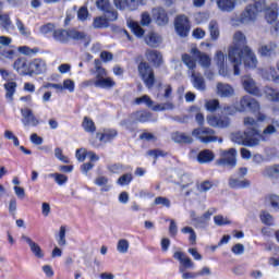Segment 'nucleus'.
Masks as SVG:
<instances>
[{
	"label": "nucleus",
	"instance_id": "obj_40",
	"mask_svg": "<svg viewBox=\"0 0 279 279\" xmlns=\"http://www.w3.org/2000/svg\"><path fill=\"white\" fill-rule=\"evenodd\" d=\"M110 23H108V20L106 16H98L93 22V27L95 29H104V27H109Z\"/></svg>",
	"mask_w": 279,
	"mask_h": 279
},
{
	"label": "nucleus",
	"instance_id": "obj_23",
	"mask_svg": "<svg viewBox=\"0 0 279 279\" xmlns=\"http://www.w3.org/2000/svg\"><path fill=\"white\" fill-rule=\"evenodd\" d=\"M217 95L220 97H232L234 95V88L230 84L218 83Z\"/></svg>",
	"mask_w": 279,
	"mask_h": 279
},
{
	"label": "nucleus",
	"instance_id": "obj_28",
	"mask_svg": "<svg viewBox=\"0 0 279 279\" xmlns=\"http://www.w3.org/2000/svg\"><path fill=\"white\" fill-rule=\"evenodd\" d=\"M145 43L148 45V47H158L160 43H162V37L160 35L150 32L148 35L145 37Z\"/></svg>",
	"mask_w": 279,
	"mask_h": 279
},
{
	"label": "nucleus",
	"instance_id": "obj_63",
	"mask_svg": "<svg viewBox=\"0 0 279 279\" xmlns=\"http://www.w3.org/2000/svg\"><path fill=\"white\" fill-rule=\"evenodd\" d=\"M179 271H180V274H182L183 279H195V278H197V272L186 271V270H184V267H179Z\"/></svg>",
	"mask_w": 279,
	"mask_h": 279
},
{
	"label": "nucleus",
	"instance_id": "obj_57",
	"mask_svg": "<svg viewBox=\"0 0 279 279\" xmlns=\"http://www.w3.org/2000/svg\"><path fill=\"white\" fill-rule=\"evenodd\" d=\"M96 5H97L98 10H101V12H108V10H110V8H112L110 5L109 0H97Z\"/></svg>",
	"mask_w": 279,
	"mask_h": 279
},
{
	"label": "nucleus",
	"instance_id": "obj_36",
	"mask_svg": "<svg viewBox=\"0 0 279 279\" xmlns=\"http://www.w3.org/2000/svg\"><path fill=\"white\" fill-rule=\"evenodd\" d=\"M264 178H279V165L266 167L263 170Z\"/></svg>",
	"mask_w": 279,
	"mask_h": 279
},
{
	"label": "nucleus",
	"instance_id": "obj_50",
	"mask_svg": "<svg viewBox=\"0 0 279 279\" xmlns=\"http://www.w3.org/2000/svg\"><path fill=\"white\" fill-rule=\"evenodd\" d=\"M205 108L208 112H215L219 108V100L210 99L205 102Z\"/></svg>",
	"mask_w": 279,
	"mask_h": 279
},
{
	"label": "nucleus",
	"instance_id": "obj_46",
	"mask_svg": "<svg viewBox=\"0 0 279 279\" xmlns=\"http://www.w3.org/2000/svg\"><path fill=\"white\" fill-rule=\"evenodd\" d=\"M49 178H53L54 182L59 184V186H62L69 182V177L65 174H60V173H50Z\"/></svg>",
	"mask_w": 279,
	"mask_h": 279
},
{
	"label": "nucleus",
	"instance_id": "obj_33",
	"mask_svg": "<svg viewBox=\"0 0 279 279\" xmlns=\"http://www.w3.org/2000/svg\"><path fill=\"white\" fill-rule=\"evenodd\" d=\"M16 82H8L4 84V89L7 90L5 99L14 101V93H16Z\"/></svg>",
	"mask_w": 279,
	"mask_h": 279
},
{
	"label": "nucleus",
	"instance_id": "obj_20",
	"mask_svg": "<svg viewBox=\"0 0 279 279\" xmlns=\"http://www.w3.org/2000/svg\"><path fill=\"white\" fill-rule=\"evenodd\" d=\"M276 128H279V121L276 119L271 120V124H269L263 133H259L257 136H259L260 141H267L268 136H271V134H276L278 130Z\"/></svg>",
	"mask_w": 279,
	"mask_h": 279
},
{
	"label": "nucleus",
	"instance_id": "obj_16",
	"mask_svg": "<svg viewBox=\"0 0 279 279\" xmlns=\"http://www.w3.org/2000/svg\"><path fill=\"white\" fill-rule=\"evenodd\" d=\"M22 241H25V243H27L28 247H31V252L32 254H34V256H36V258H45V253L43 252V248H40V245H38V243L34 242V240H32V238L22 234L21 236Z\"/></svg>",
	"mask_w": 279,
	"mask_h": 279
},
{
	"label": "nucleus",
	"instance_id": "obj_34",
	"mask_svg": "<svg viewBox=\"0 0 279 279\" xmlns=\"http://www.w3.org/2000/svg\"><path fill=\"white\" fill-rule=\"evenodd\" d=\"M82 128L89 134H95V132L97 131V126H95V122L93 121V119L88 117H85L83 119Z\"/></svg>",
	"mask_w": 279,
	"mask_h": 279
},
{
	"label": "nucleus",
	"instance_id": "obj_45",
	"mask_svg": "<svg viewBox=\"0 0 279 279\" xmlns=\"http://www.w3.org/2000/svg\"><path fill=\"white\" fill-rule=\"evenodd\" d=\"M182 60L187 69H190V71H195L197 63L195 62V59H193V57H191L190 54H183Z\"/></svg>",
	"mask_w": 279,
	"mask_h": 279
},
{
	"label": "nucleus",
	"instance_id": "obj_56",
	"mask_svg": "<svg viewBox=\"0 0 279 279\" xmlns=\"http://www.w3.org/2000/svg\"><path fill=\"white\" fill-rule=\"evenodd\" d=\"M17 50L20 51V53H23V56H32L34 53H38V48H29L27 46H21L17 48Z\"/></svg>",
	"mask_w": 279,
	"mask_h": 279
},
{
	"label": "nucleus",
	"instance_id": "obj_29",
	"mask_svg": "<svg viewBox=\"0 0 279 279\" xmlns=\"http://www.w3.org/2000/svg\"><path fill=\"white\" fill-rule=\"evenodd\" d=\"M217 5L222 12H232L236 5V0H217Z\"/></svg>",
	"mask_w": 279,
	"mask_h": 279
},
{
	"label": "nucleus",
	"instance_id": "obj_21",
	"mask_svg": "<svg viewBox=\"0 0 279 279\" xmlns=\"http://www.w3.org/2000/svg\"><path fill=\"white\" fill-rule=\"evenodd\" d=\"M192 75V84L196 90L204 92L206 90V81L204 80V76L202 74L196 73L195 71L191 72Z\"/></svg>",
	"mask_w": 279,
	"mask_h": 279
},
{
	"label": "nucleus",
	"instance_id": "obj_44",
	"mask_svg": "<svg viewBox=\"0 0 279 279\" xmlns=\"http://www.w3.org/2000/svg\"><path fill=\"white\" fill-rule=\"evenodd\" d=\"M259 219L264 226H271L274 223V217H271V214L269 211H260Z\"/></svg>",
	"mask_w": 279,
	"mask_h": 279
},
{
	"label": "nucleus",
	"instance_id": "obj_54",
	"mask_svg": "<svg viewBox=\"0 0 279 279\" xmlns=\"http://www.w3.org/2000/svg\"><path fill=\"white\" fill-rule=\"evenodd\" d=\"M135 104H137V106H141V104H146V106L148 108H151V106H154V100H151V98H149V96L144 95L140 98H136Z\"/></svg>",
	"mask_w": 279,
	"mask_h": 279
},
{
	"label": "nucleus",
	"instance_id": "obj_30",
	"mask_svg": "<svg viewBox=\"0 0 279 279\" xmlns=\"http://www.w3.org/2000/svg\"><path fill=\"white\" fill-rule=\"evenodd\" d=\"M171 138L174 143H193V137L186 133L174 132L171 134Z\"/></svg>",
	"mask_w": 279,
	"mask_h": 279
},
{
	"label": "nucleus",
	"instance_id": "obj_51",
	"mask_svg": "<svg viewBox=\"0 0 279 279\" xmlns=\"http://www.w3.org/2000/svg\"><path fill=\"white\" fill-rule=\"evenodd\" d=\"M15 25L22 36H31L29 31H27V27H25V24L20 19H16Z\"/></svg>",
	"mask_w": 279,
	"mask_h": 279
},
{
	"label": "nucleus",
	"instance_id": "obj_7",
	"mask_svg": "<svg viewBox=\"0 0 279 279\" xmlns=\"http://www.w3.org/2000/svg\"><path fill=\"white\" fill-rule=\"evenodd\" d=\"M137 71L145 86L147 88H154V84H156V75L154 74V69L149 65V63L141 62L137 66Z\"/></svg>",
	"mask_w": 279,
	"mask_h": 279
},
{
	"label": "nucleus",
	"instance_id": "obj_53",
	"mask_svg": "<svg viewBox=\"0 0 279 279\" xmlns=\"http://www.w3.org/2000/svg\"><path fill=\"white\" fill-rule=\"evenodd\" d=\"M58 243L61 247L66 245V227L64 226L60 227Z\"/></svg>",
	"mask_w": 279,
	"mask_h": 279
},
{
	"label": "nucleus",
	"instance_id": "obj_59",
	"mask_svg": "<svg viewBox=\"0 0 279 279\" xmlns=\"http://www.w3.org/2000/svg\"><path fill=\"white\" fill-rule=\"evenodd\" d=\"M0 22H1V26L4 29H10V25H12V21L10 20V15L0 14Z\"/></svg>",
	"mask_w": 279,
	"mask_h": 279
},
{
	"label": "nucleus",
	"instance_id": "obj_4",
	"mask_svg": "<svg viewBox=\"0 0 279 279\" xmlns=\"http://www.w3.org/2000/svg\"><path fill=\"white\" fill-rule=\"evenodd\" d=\"M54 40H57V43H62V44H66L70 40H86V33L84 32H80L77 29H56L53 31L52 34Z\"/></svg>",
	"mask_w": 279,
	"mask_h": 279
},
{
	"label": "nucleus",
	"instance_id": "obj_42",
	"mask_svg": "<svg viewBox=\"0 0 279 279\" xmlns=\"http://www.w3.org/2000/svg\"><path fill=\"white\" fill-rule=\"evenodd\" d=\"M134 117L140 123H147V121L151 120V113L149 111H137L134 113Z\"/></svg>",
	"mask_w": 279,
	"mask_h": 279
},
{
	"label": "nucleus",
	"instance_id": "obj_12",
	"mask_svg": "<svg viewBox=\"0 0 279 279\" xmlns=\"http://www.w3.org/2000/svg\"><path fill=\"white\" fill-rule=\"evenodd\" d=\"M207 123L210 128H230V118L226 116L217 117V116H207Z\"/></svg>",
	"mask_w": 279,
	"mask_h": 279
},
{
	"label": "nucleus",
	"instance_id": "obj_25",
	"mask_svg": "<svg viewBox=\"0 0 279 279\" xmlns=\"http://www.w3.org/2000/svg\"><path fill=\"white\" fill-rule=\"evenodd\" d=\"M191 53L198 58L201 66H204L205 69H208L210 66V57L206 53H202L197 48H192Z\"/></svg>",
	"mask_w": 279,
	"mask_h": 279
},
{
	"label": "nucleus",
	"instance_id": "obj_13",
	"mask_svg": "<svg viewBox=\"0 0 279 279\" xmlns=\"http://www.w3.org/2000/svg\"><path fill=\"white\" fill-rule=\"evenodd\" d=\"M13 68L20 75H32V62H27L25 58L16 59Z\"/></svg>",
	"mask_w": 279,
	"mask_h": 279
},
{
	"label": "nucleus",
	"instance_id": "obj_37",
	"mask_svg": "<svg viewBox=\"0 0 279 279\" xmlns=\"http://www.w3.org/2000/svg\"><path fill=\"white\" fill-rule=\"evenodd\" d=\"M94 63L96 69V80H104L105 77H108V71L101 66V61H99V59H95Z\"/></svg>",
	"mask_w": 279,
	"mask_h": 279
},
{
	"label": "nucleus",
	"instance_id": "obj_11",
	"mask_svg": "<svg viewBox=\"0 0 279 279\" xmlns=\"http://www.w3.org/2000/svg\"><path fill=\"white\" fill-rule=\"evenodd\" d=\"M22 114V123L24 128H36L40 124V120L36 118L34 114V111L29 108H23L21 109Z\"/></svg>",
	"mask_w": 279,
	"mask_h": 279
},
{
	"label": "nucleus",
	"instance_id": "obj_14",
	"mask_svg": "<svg viewBox=\"0 0 279 279\" xmlns=\"http://www.w3.org/2000/svg\"><path fill=\"white\" fill-rule=\"evenodd\" d=\"M174 260H179L180 267H183L184 270L186 269H194L195 268V263H193V259L191 257L186 256L184 252L177 251L173 254Z\"/></svg>",
	"mask_w": 279,
	"mask_h": 279
},
{
	"label": "nucleus",
	"instance_id": "obj_1",
	"mask_svg": "<svg viewBox=\"0 0 279 279\" xmlns=\"http://www.w3.org/2000/svg\"><path fill=\"white\" fill-rule=\"evenodd\" d=\"M247 39L242 32H236L233 35V45L229 48L228 58L231 64H233L234 75H241L239 66L243 64L246 69H256L258 65V59L252 49L247 46Z\"/></svg>",
	"mask_w": 279,
	"mask_h": 279
},
{
	"label": "nucleus",
	"instance_id": "obj_64",
	"mask_svg": "<svg viewBox=\"0 0 279 279\" xmlns=\"http://www.w3.org/2000/svg\"><path fill=\"white\" fill-rule=\"evenodd\" d=\"M268 99L269 101H278L279 104V93L276 89L268 87Z\"/></svg>",
	"mask_w": 279,
	"mask_h": 279
},
{
	"label": "nucleus",
	"instance_id": "obj_9",
	"mask_svg": "<svg viewBox=\"0 0 279 279\" xmlns=\"http://www.w3.org/2000/svg\"><path fill=\"white\" fill-rule=\"evenodd\" d=\"M218 167H236V149L220 150V158L216 160Z\"/></svg>",
	"mask_w": 279,
	"mask_h": 279
},
{
	"label": "nucleus",
	"instance_id": "obj_24",
	"mask_svg": "<svg viewBox=\"0 0 279 279\" xmlns=\"http://www.w3.org/2000/svg\"><path fill=\"white\" fill-rule=\"evenodd\" d=\"M266 21L267 23H274L278 19V3H272L269 8L265 4Z\"/></svg>",
	"mask_w": 279,
	"mask_h": 279
},
{
	"label": "nucleus",
	"instance_id": "obj_43",
	"mask_svg": "<svg viewBox=\"0 0 279 279\" xmlns=\"http://www.w3.org/2000/svg\"><path fill=\"white\" fill-rule=\"evenodd\" d=\"M117 250L119 254H128L130 250V241H128L126 239L119 240L117 244Z\"/></svg>",
	"mask_w": 279,
	"mask_h": 279
},
{
	"label": "nucleus",
	"instance_id": "obj_26",
	"mask_svg": "<svg viewBox=\"0 0 279 279\" xmlns=\"http://www.w3.org/2000/svg\"><path fill=\"white\" fill-rule=\"evenodd\" d=\"M146 58L153 62L155 66H160V64H162V53H160L158 50H147Z\"/></svg>",
	"mask_w": 279,
	"mask_h": 279
},
{
	"label": "nucleus",
	"instance_id": "obj_39",
	"mask_svg": "<svg viewBox=\"0 0 279 279\" xmlns=\"http://www.w3.org/2000/svg\"><path fill=\"white\" fill-rule=\"evenodd\" d=\"M181 232L183 234H192V236H189V241L191 245H197V233H195V229H193V227H184L181 229Z\"/></svg>",
	"mask_w": 279,
	"mask_h": 279
},
{
	"label": "nucleus",
	"instance_id": "obj_58",
	"mask_svg": "<svg viewBox=\"0 0 279 279\" xmlns=\"http://www.w3.org/2000/svg\"><path fill=\"white\" fill-rule=\"evenodd\" d=\"M263 77H265V80H278V73L276 72V69L270 68L267 71L263 72Z\"/></svg>",
	"mask_w": 279,
	"mask_h": 279
},
{
	"label": "nucleus",
	"instance_id": "obj_10",
	"mask_svg": "<svg viewBox=\"0 0 279 279\" xmlns=\"http://www.w3.org/2000/svg\"><path fill=\"white\" fill-rule=\"evenodd\" d=\"M174 27L177 34L182 38L189 36V32H191V25L189 24V17L186 15H178L174 20Z\"/></svg>",
	"mask_w": 279,
	"mask_h": 279
},
{
	"label": "nucleus",
	"instance_id": "obj_38",
	"mask_svg": "<svg viewBox=\"0 0 279 279\" xmlns=\"http://www.w3.org/2000/svg\"><path fill=\"white\" fill-rule=\"evenodd\" d=\"M209 34H210V38L211 40H218L219 39V24L217 23V21L213 20L209 22Z\"/></svg>",
	"mask_w": 279,
	"mask_h": 279
},
{
	"label": "nucleus",
	"instance_id": "obj_62",
	"mask_svg": "<svg viewBox=\"0 0 279 279\" xmlns=\"http://www.w3.org/2000/svg\"><path fill=\"white\" fill-rule=\"evenodd\" d=\"M54 156H56V158H58V160H61V162H64L65 165H69V162H71L69 160V157H66L62 154V148H56Z\"/></svg>",
	"mask_w": 279,
	"mask_h": 279
},
{
	"label": "nucleus",
	"instance_id": "obj_22",
	"mask_svg": "<svg viewBox=\"0 0 279 279\" xmlns=\"http://www.w3.org/2000/svg\"><path fill=\"white\" fill-rule=\"evenodd\" d=\"M242 84L246 93H250L251 95H258L259 90L256 86V82H254V78L250 76H244L242 78Z\"/></svg>",
	"mask_w": 279,
	"mask_h": 279
},
{
	"label": "nucleus",
	"instance_id": "obj_8",
	"mask_svg": "<svg viewBox=\"0 0 279 279\" xmlns=\"http://www.w3.org/2000/svg\"><path fill=\"white\" fill-rule=\"evenodd\" d=\"M117 134V130L106 129L102 133H96V135L92 136L89 143L93 147L99 148L101 147V143H110V141H114Z\"/></svg>",
	"mask_w": 279,
	"mask_h": 279
},
{
	"label": "nucleus",
	"instance_id": "obj_15",
	"mask_svg": "<svg viewBox=\"0 0 279 279\" xmlns=\"http://www.w3.org/2000/svg\"><path fill=\"white\" fill-rule=\"evenodd\" d=\"M153 19L157 25H167L169 23V15L162 7H156L151 10Z\"/></svg>",
	"mask_w": 279,
	"mask_h": 279
},
{
	"label": "nucleus",
	"instance_id": "obj_3",
	"mask_svg": "<svg viewBox=\"0 0 279 279\" xmlns=\"http://www.w3.org/2000/svg\"><path fill=\"white\" fill-rule=\"evenodd\" d=\"M263 10H265V0H253V4H248L241 13L239 17L240 23L243 25L254 23L256 16H258V12H263Z\"/></svg>",
	"mask_w": 279,
	"mask_h": 279
},
{
	"label": "nucleus",
	"instance_id": "obj_2",
	"mask_svg": "<svg viewBox=\"0 0 279 279\" xmlns=\"http://www.w3.org/2000/svg\"><path fill=\"white\" fill-rule=\"evenodd\" d=\"M260 110V102L250 95L242 96L234 106L225 107L227 114H236V112H252L256 114Z\"/></svg>",
	"mask_w": 279,
	"mask_h": 279
},
{
	"label": "nucleus",
	"instance_id": "obj_5",
	"mask_svg": "<svg viewBox=\"0 0 279 279\" xmlns=\"http://www.w3.org/2000/svg\"><path fill=\"white\" fill-rule=\"evenodd\" d=\"M192 136L205 145H208V143H217V141L218 143H223V138L217 137L215 130L206 126L194 129Z\"/></svg>",
	"mask_w": 279,
	"mask_h": 279
},
{
	"label": "nucleus",
	"instance_id": "obj_60",
	"mask_svg": "<svg viewBox=\"0 0 279 279\" xmlns=\"http://www.w3.org/2000/svg\"><path fill=\"white\" fill-rule=\"evenodd\" d=\"M214 222L216 223V226H228L231 223L230 220H228V218H226L221 215L215 216Z\"/></svg>",
	"mask_w": 279,
	"mask_h": 279
},
{
	"label": "nucleus",
	"instance_id": "obj_52",
	"mask_svg": "<svg viewBox=\"0 0 279 279\" xmlns=\"http://www.w3.org/2000/svg\"><path fill=\"white\" fill-rule=\"evenodd\" d=\"M161 90H163V94H161V97L165 99H172L173 97V87H171L170 84H166L161 87Z\"/></svg>",
	"mask_w": 279,
	"mask_h": 279
},
{
	"label": "nucleus",
	"instance_id": "obj_27",
	"mask_svg": "<svg viewBox=\"0 0 279 279\" xmlns=\"http://www.w3.org/2000/svg\"><path fill=\"white\" fill-rule=\"evenodd\" d=\"M251 184L252 183L247 179H243V180L234 179V178L229 179L230 189H247L250 187Z\"/></svg>",
	"mask_w": 279,
	"mask_h": 279
},
{
	"label": "nucleus",
	"instance_id": "obj_35",
	"mask_svg": "<svg viewBox=\"0 0 279 279\" xmlns=\"http://www.w3.org/2000/svg\"><path fill=\"white\" fill-rule=\"evenodd\" d=\"M276 49H278V45H276L275 43H270L268 45H263L258 49V52L260 53V56L267 57V56H271V53H274Z\"/></svg>",
	"mask_w": 279,
	"mask_h": 279
},
{
	"label": "nucleus",
	"instance_id": "obj_47",
	"mask_svg": "<svg viewBox=\"0 0 279 279\" xmlns=\"http://www.w3.org/2000/svg\"><path fill=\"white\" fill-rule=\"evenodd\" d=\"M133 178L132 173H125L118 179L117 184H119V186H128Z\"/></svg>",
	"mask_w": 279,
	"mask_h": 279
},
{
	"label": "nucleus",
	"instance_id": "obj_32",
	"mask_svg": "<svg viewBox=\"0 0 279 279\" xmlns=\"http://www.w3.org/2000/svg\"><path fill=\"white\" fill-rule=\"evenodd\" d=\"M95 86L98 88H112L117 85L112 77L105 76V78L96 80L94 82Z\"/></svg>",
	"mask_w": 279,
	"mask_h": 279
},
{
	"label": "nucleus",
	"instance_id": "obj_18",
	"mask_svg": "<svg viewBox=\"0 0 279 279\" xmlns=\"http://www.w3.org/2000/svg\"><path fill=\"white\" fill-rule=\"evenodd\" d=\"M47 71V62L43 59H34L31 62V75H40V73H45Z\"/></svg>",
	"mask_w": 279,
	"mask_h": 279
},
{
	"label": "nucleus",
	"instance_id": "obj_41",
	"mask_svg": "<svg viewBox=\"0 0 279 279\" xmlns=\"http://www.w3.org/2000/svg\"><path fill=\"white\" fill-rule=\"evenodd\" d=\"M130 27L137 38H143V36H145V29H143L138 22H131Z\"/></svg>",
	"mask_w": 279,
	"mask_h": 279
},
{
	"label": "nucleus",
	"instance_id": "obj_61",
	"mask_svg": "<svg viewBox=\"0 0 279 279\" xmlns=\"http://www.w3.org/2000/svg\"><path fill=\"white\" fill-rule=\"evenodd\" d=\"M268 202L275 210H279V196L276 194L268 196Z\"/></svg>",
	"mask_w": 279,
	"mask_h": 279
},
{
	"label": "nucleus",
	"instance_id": "obj_6",
	"mask_svg": "<svg viewBox=\"0 0 279 279\" xmlns=\"http://www.w3.org/2000/svg\"><path fill=\"white\" fill-rule=\"evenodd\" d=\"M231 141L238 145L245 147H256L260 143V138L252 135L248 131H238L231 134Z\"/></svg>",
	"mask_w": 279,
	"mask_h": 279
},
{
	"label": "nucleus",
	"instance_id": "obj_48",
	"mask_svg": "<svg viewBox=\"0 0 279 279\" xmlns=\"http://www.w3.org/2000/svg\"><path fill=\"white\" fill-rule=\"evenodd\" d=\"M196 189L199 193H208V191H210V189H213V182L203 181L196 185Z\"/></svg>",
	"mask_w": 279,
	"mask_h": 279
},
{
	"label": "nucleus",
	"instance_id": "obj_31",
	"mask_svg": "<svg viewBox=\"0 0 279 279\" xmlns=\"http://www.w3.org/2000/svg\"><path fill=\"white\" fill-rule=\"evenodd\" d=\"M197 160L201 165L213 162L215 160V154H213V150L205 149L198 154Z\"/></svg>",
	"mask_w": 279,
	"mask_h": 279
},
{
	"label": "nucleus",
	"instance_id": "obj_49",
	"mask_svg": "<svg viewBox=\"0 0 279 279\" xmlns=\"http://www.w3.org/2000/svg\"><path fill=\"white\" fill-rule=\"evenodd\" d=\"M105 19L107 20V23L117 21V19H119V13L111 7L108 11H105Z\"/></svg>",
	"mask_w": 279,
	"mask_h": 279
},
{
	"label": "nucleus",
	"instance_id": "obj_17",
	"mask_svg": "<svg viewBox=\"0 0 279 279\" xmlns=\"http://www.w3.org/2000/svg\"><path fill=\"white\" fill-rule=\"evenodd\" d=\"M215 62L218 66L219 75L228 77V68L226 66V54L221 50H218L215 56Z\"/></svg>",
	"mask_w": 279,
	"mask_h": 279
},
{
	"label": "nucleus",
	"instance_id": "obj_55",
	"mask_svg": "<svg viewBox=\"0 0 279 279\" xmlns=\"http://www.w3.org/2000/svg\"><path fill=\"white\" fill-rule=\"evenodd\" d=\"M140 23L143 27H148V25L151 24V15L149 14V12H143L141 14Z\"/></svg>",
	"mask_w": 279,
	"mask_h": 279
},
{
	"label": "nucleus",
	"instance_id": "obj_19",
	"mask_svg": "<svg viewBox=\"0 0 279 279\" xmlns=\"http://www.w3.org/2000/svg\"><path fill=\"white\" fill-rule=\"evenodd\" d=\"M243 124L245 128H247V132L252 134V136H258L260 134V131H258V121H256L254 118L245 117Z\"/></svg>",
	"mask_w": 279,
	"mask_h": 279
}]
</instances>
